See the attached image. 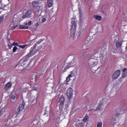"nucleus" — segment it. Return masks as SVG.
<instances>
[{
  "instance_id": "72a5a7b5",
  "label": "nucleus",
  "mask_w": 127,
  "mask_h": 127,
  "mask_svg": "<svg viewBox=\"0 0 127 127\" xmlns=\"http://www.w3.org/2000/svg\"><path fill=\"white\" fill-rule=\"evenodd\" d=\"M82 48L84 50L88 49V46H87V45L84 44L82 46Z\"/></svg>"
},
{
  "instance_id": "5701e85b",
  "label": "nucleus",
  "mask_w": 127,
  "mask_h": 127,
  "mask_svg": "<svg viewBox=\"0 0 127 127\" xmlns=\"http://www.w3.org/2000/svg\"><path fill=\"white\" fill-rule=\"evenodd\" d=\"M94 17L95 19H97V20L101 21L102 20V16H99V15H94Z\"/></svg>"
},
{
  "instance_id": "9d476101",
  "label": "nucleus",
  "mask_w": 127,
  "mask_h": 127,
  "mask_svg": "<svg viewBox=\"0 0 127 127\" xmlns=\"http://www.w3.org/2000/svg\"><path fill=\"white\" fill-rule=\"evenodd\" d=\"M31 14H32V11L30 9H28L24 15H22V18H28L31 17Z\"/></svg>"
},
{
  "instance_id": "a19ab883",
  "label": "nucleus",
  "mask_w": 127,
  "mask_h": 127,
  "mask_svg": "<svg viewBox=\"0 0 127 127\" xmlns=\"http://www.w3.org/2000/svg\"><path fill=\"white\" fill-rule=\"evenodd\" d=\"M126 77H127V73H124L123 74L122 78H126Z\"/></svg>"
},
{
  "instance_id": "ea45409f",
  "label": "nucleus",
  "mask_w": 127,
  "mask_h": 127,
  "mask_svg": "<svg viewBox=\"0 0 127 127\" xmlns=\"http://www.w3.org/2000/svg\"><path fill=\"white\" fill-rule=\"evenodd\" d=\"M81 58H82L83 59H85V58H87L86 56H85V53L83 54V55L81 56Z\"/></svg>"
},
{
  "instance_id": "5fc2aeb1",
  "label": "nucleus",
  "mask_w": 127,
  "mask_h": 127,
  "mask_svg": "<svg viewBox=\"0 0 127 127\" xmlns=\"http://www.w3.org/2000/svg\"><path fill=\"white\" fill-rule=\"evenodd\" d=\"M78 33H79V34H81V32L79 31V32H78Z\"/></svg>"
},
{
  "instance_id": "e433bc0d",
  "label": "nucleus",
  "mask_w": 127,
  "mask_h": 127,
  "mask_svg": "<svg viewBox=\"0 0 127 127\" xmlns=\"http://www.w3.org/2000/svg\"><path fill=\"white\" fill-rule=\"evenodd\" d=\"M40 25V22H37L36 24H35V26L36 27H38V26Z\"/></svg>"
},
{
  "instance_id": "49530a36",
  "label": "nucleus",
  "mask_w": 127,
  "mask_h": 127,
  "mask_svg": "<svg viewBox=\"0 0 127 127\" xmlns=\"http://www.w3.org/2000/svg\"><path fill=\"white\" fill-rule=\"evenodd\" d=\"M124 113H125V111L124 110H123L119 114H120V115H123V114H124Z\"/></svg>"
},
{
  "instance_id": "ddd939ff",
  "label": "nucleus",
  "mask_w": 127,
  "mask_h": 127,
  "mask_svg": "<svg viewBox=\"0 0 127 127\" xmlns=\"http://www.w3.org/2000/svg\"><path fill=\"white\" fill-rule=\"evenodd\" d=\"M47 86L49 85V84H53L54 83V79L52 76L49 77L47 80Z\"/></svg>"
},
{
  "instance_id": "b1692460",
  "label": "nucleus",
  "mask_w": 127,
  "mask_h": 127,
  "mask_svg": "<svg viewBox=\"0 0 127 127\" xmlns=\"http://www.w3.org/2000/svg\"><path fill=\"white\" fill-rule=\"evenodd\" d=\"M19 29H28V26H23L22 25H21L19 26Z\"/></svg>"
},
{
  "instance_id": "4468645a",
  "label": "nucleus",
  "mask_w": 127,
  "mask_h": 127,
  "mask_svg": "<svg viewBox=\"0 0 127 127\" xmlns=\"http://www.w3.org/2000/svg\"><path fill=\"white\" fill-rule=\"evenodd\" d=\"M73 66H74V63H73L72 62L68 63L66 67H64V69L63 70V72H65L67 69H69V68L70 67H73Z\"/></svg>"
},
{
  "instance_id": "cd10ccee",
  "label": "nucleus",
  "mask_w": 127,
  "mask_h": 127,
  "mask_svg": "<svg viewBox=\"0 0 127 127\" xmlns=\"http://www.w3.org/2000/svg\"><path fill=\"white\" fill-rule=\"evenodd\" d=\"M89 120V116H85V117L83 119V121L84 122V123H86Z\"/></svg>"
},
{
  "instance_id": "aec40b11",
  "label": "nucleus",
  "mask_w": 127,
  "mask_h": 127,
  "mask_svg": "<svg viewBox=\"0 0 127 127\" xmlns=\"http://www.w3.org/2000/svg\"><path fill=\"white\" fill-rule=\"evenodd\" d=\"M48 7H51L53 5V0H47Z\"/></svg>"
},
{
  "instance_id": "393cba45",
  "label": "nucleus",
  "mask_w": 127,
  "mask_h": 127,
  "mask_svg": "<svg viewBox=\"0 0 127 127\" xmlns=\"http://www.w3.org/2000/svg\"><path fill=\"white\" fill-rule=\"evenodd\" d=\"M3 19H4V16L2 15L0 17V24H1V23L3 22Z\"/></svg>"
},
{
  "instance_id": "c85d7f7f",
  "label": "nucleus",
  "mask_w": 127,
  "mask_h": 127,
  "mask_svg": "<svg viewBox=\"0 0 127 127\" xmlns=\"http://www.w3.org/2000/svg\"><path fill=\"white\" fill-rule=\"evenodd\" d=\"M99 57V54H95L94 55L93 59H97L98 60Z\"/></svg>"
},
{
  "instance_id": "6e6552de",
  "label": "nucleus",
  "mask_w": 127,
  "mask_h": 127,
  "mask_svg": "<svg viewBox=\"0 0 127 127\" xmlns=\"http://www.w3.org/2000/svg\"><path fill=\"white\" fill-rule=\"evenodd\" d=\"M9 3L8 0H0V8H3L4 6L7 5Z\"/></svg>"
},
{
  "instance_id": "473e14b6",
  "label": "nucleus",
  "mask_w": 127,
  "mask_h": 127,
  "mask_svg": "<svg viewBox=\"0 0 127 127\" xmlns=\"http://www.w3.org/2000/svg\"><path fill=\"white\" fill-rule=\"evenodd\" d=\"M10 123V120H7V122L6 123V126L10 127V125H9V124H8Z\"/></svg>"
},
{
  "instance_id": "c9c22d12",
  "label": "nucleus",
  "mask_w": 127,
  "mask_h": 127,
  "mask_svg": "<svg viewBox=\"0 0 127 127\" xmlns=\"http://www.w3.org/2000/svg\"><path fill=\"white\" fill-rule=\"evenodd\" d=\"M46 20H46L45 18L43 17V19L41 20L42 23H44V22H45V21H46Z\"/></svg>"
},
{
  "instance_id": "2f4dec72",
  "label": "nucleus",
  "mask_w": 127,
  "mask_h": 127,
  "mask_svg": "<svg viewBox=\"0 0 127 127\" xmlns=\"http://www.w3.org/2000/svg\"><path fill=\"white\" fill-rule=\"evenodd\" d=\"M31 79L32 80H35V79H36V73L33 74Z\"/></svg>"
},
{
  "instance_id": "f257e3e1",
  "label": "nucleus",
  "mask_w": 127,
  "mask_h": 127,
  "mask_svg": "<svg viewBox=\"0 0 127 127\" xmlns=\"http://www.w3.org/2000/svg\"><path fill=\"white\" fill-rule=\"evenodd\" d=\"M27 58L23 57L20 61L19 63L15 67V70L16 71H23L24 68H28L30 63L27 64Z\"/></svg>"
},
{
  "instance_id": "2eb2a0df",
  "label": "nucleus",
  "mask_w": 127,
  "mask_h": 127,
  "mask_svg": "<svg viewBox=\"0 0 127 127\" xmlns=\"http://www.w3.org/2000/svg\"><path fill=\"white\" fill-rule=\"evenodd\" d=\"M32 5L34 8H38V7H40V6H39V2H38L37 1H33L32 2Z\"/></svg>"
},
{
  "instance_id": "de8ad7c7",
  "label": "nucleus",
  "mask_w": 127,
  "mask_h": 127,
  "mask_svg": "<svg viewBox=\"0 0 127 127\" xmlns=\"http://www.w3.org/2000/svg\"><path fill=\"white\" fill-rule=\"evenodd\" d=\"M31 23H32L31 21H30L28 22V25H31Z\"/></svg>"
},
{
  "instance_id": "f03ea898",
  "label": "nucleus",
  "mask_w": 127,
  "mask_h": 127,
  "mask_svg": "<svg viewBox=\"0 0 127 127\" xmlns=\"http://www.w3.org/2000/svg\"><path fill=\"white\" fill-rule=\"evenodd\" d=\"M88 66L90 68H92V70L94 67H96L98 65V60L96 59H90L88 61Z\"/></svg>"
},
{
  "instance_id": "bf43d9fd",
  "label": "nucleus",
  "mask_w": 127,
  "mask_h": 127,
  "mask_svg": "<svg viewBox=\"0 0 127 127\" xmlns=\"http://www.w3.org/2000/svg\"><path fill=\"white\" fill-rule=\"evenodd\" d=\"M26 25H27V23H26Z\"/></svg>"
},
{
  "instance_id": "f8f14e48",
  "label": "nucleus",
  "mask_w": 127,
  "mask_h": 127,
  "mask_svg": "<svg viewBox=\"0 0 127 127\" xmlns=\"http://www.w3.org/2000/svg\"><path fill=\"white\" fill-rule=\"evenodd\" d=\"M60 103V107H62L63 105H64V103H65V98L63 95H62L61 97L60 98L59 100Z\"/></svg>"
},
{
  "instance_id": "dca6fc26",
  "label": "nucleus",
  "mask_w": 127,
  "mask_h": 127,
  "mask_svg": "<svg viewBox=\"0 0 127 127\" xmlns=\"http://www.w3.org/2000/svg\"><path fill=\"white\" fill-rule=\"evenodd\" d=\"M24 106H25V102L24 101H23L22 103L21 104L19 107L18 108V112H20L24 109Z\"/></svg>"
},
{
  "instance_id": "4c0bfd02",
  "label": "nucleus",
  "mask_w": 127,
  "mask_h": 127,
  "mask_svg": "<svg viewBox=\"0 0 127 127\" xmlns=\"http://www.w3.org/2000/svg\"><path fill=\"white\" fill-rule=\"evenodd\" d=\"M17 50V47H14L13 48V52H15Z\"/></svg>"
},
{
  "instance_id": "20e7f679",
  "label": "nucleus",
  "mask_w": 127,
  "mask_h": 127,
  "mask_svg": "<svg viewBox=\"0 0 127 127\" xmlns=\"http://www.w3.org/2000/svg\"><path fill=\"white\" fill-rule=\"evenodd\" d=\"M37 51H38L36 49L35 47H34V46H33V47H32L31 49L30 53L24 57V58H27V61H28V60L29 59V57H31V56H33V55L36 54V52H37Z\"/></svg>"
},
{
  "instance_id": "4d7b16f0",
  "label": "nucleus",
  "mask_w": 127,
  "mask_h": 127,
  "mask_svg": "<svg viewBox=\"0 0 127 127\" xmlns=\"http://www.w3.org/2000/svg\"><path fill=\"white\" fill-rule=\"evenodd\" d=\"M126 50H127V46L126 47Z\"/></svg>"
},
{
  "instance_id": "37998d69",
  "label": "nucleus",
  "mask_w": 127,
  "mask_h": 127,
  "mask_svg": "<svg viewBox=\"0 0 127 127\" xmlns=\"http://www.w3.org/2000/svg\"><path fill=\"white\" fill-rule=\"evenodd\" d=\"M100 59H101V60H103V59H104V56L101 55V56H100Z\"/></svg>"
},
{
  "instance_id": "052dcab7",
  "label": "nucleus",
  "mask_w": 127,
  "mask_h": 127,
  "mask_svg": "<svg viewBox=\"0 0 127 127\" xmlns=\"http://www.w3.org/2000/svg\"><path fill=\"white\" fill-rule=\"evenodd\" d=\"M35 101H36V99H35Z\"/></svg>"
},
{
  "instance_id": "e2e57ef3",
  "label": "nucleus",
  "mask_w": 127,
  "mask_h": 127,
  "mask_svg": "<svg viewBox=\"0 0 127 127\" xmlns=\"http://www.w3.org/2000/svg\"><path fill=\"white\" fill-rule=\"evenodd\" d=\"M47 117H48V116H47Z\"/></svg>"
},
{
  "instance_id": "864d4df0",
  "label": "nucleus",
  "mask_w": 127,
  "mask_h": 127,
  "mask_svg": "<svg viewBox=\"0 0 127 127\" xmlns=\"http://www.w3.org/2000/svg\"><path fill=\"white\" fill-rule=\"evenodd\" d=\"M1 114V110L0 109V115Z\"/></svg>"
},
{
  "instance_id": "f704fd0d",
  "label": "nucleus",
  "mask_w": 127,
  "mask_h": 127,
  "mask_svg": "<svg viewBox=\"0 0 127 127\" xmlns=\"http://www.w3.org/2000/svg\"><path fill=\"white\" fill-rule=\"evenodd\" d=\"M26 46H27V45H19V47H20V48H25V47H26Z\"/></svg>"
},
{
  "instance_id": "8fccbe9b",
  "label": "nucleus",
  "mask_w": 127,
  "mask_h": 127,
  "mask_svg": "<svg viewBox=\"0 0 127 127\" xmlns=\"http://www.w3.org/2000/svg\"><path fill=\"white\" fill-rule=\"evenodd\" d=\"M98 69H100V67H98L97 68V69H94V71H97V70H98Z\"/></svg>"
},
{
  "instance_id": "9b49d317",
  "label": "nucleus",
  "mask_w": 127,
  "mask_h": 127,
  "mask_svg": "<svg viewBox=\"0 0 127 127\" xmlns=\"http://www.w3.org/2000/svg\"><path fill=\"white\" fill-rule=\"evenodd\" d=\"M121 75V71L120 70H117L113 75L112 78L113 80H116L120 77Z\"/></svg>"
},
{
  "instance_id": "79ce46f5",
  "label": "nucleus",
  "mask_w": 127,
  "mask_h": 127,
  "mask_svg": "<svg viewBox=\"0 0 127 127\" xmlns=\"http://www.w3.org/2000/svg\"><path fill=\"white\" fill-rule=\"evenodd\" d=\"M11 99H15V95H11Z\"/></svg>"
},
{
  "instance_id": "58836bf2",
  "label": "nucleus",
  "mask_w": 127,
  "mask_h": 127,
  "mask_svg": "<svg viewBox=\"0 0 127 127\" xmlns=\"http://www.w3.org/2000/svg\"><path fill=\"white\" fill-rule=\"evenodd\" d=\"M70 78H72V75L69 74L68 77L66 78V81H68V79H70Z\"/></svg>"
},
{
  "instance_id": "bb28decb",
  "label": "nucleus",
  "mask_w": 127,
  "mask_h": 127,
  "mask_svg": "<svg viewBox=\"0 0 127 127\" xmlns=\"http://www.w3.org/2000/svg\"><path fill=\"white\" fill-rule=\"evenodd\" d=\"M43 17L45 18L46 20H48V19H49V14H45Z\"/></svg>"
},
{
  "instance_id": "7c9ffc66",
  "label": "nucleus",
  "mask_w": 127,
  "mask_h": 127,
  "mask_svg": "<svg viewBox=\"0 0 127 127\" xmlns=\"http://www.w3.org/2000/svg\"><path fill=\"white\" fill-rule=\"evenodd\" d=\"M90 38H91V37H87L86 40L89 41V42H93V39H90Z\"/></svg>"
},
{
  "instance_id": "a211bd4d",
  "label": "nucleus",
  "mask_w": 127,
  "mask_h": 127,
  "mask_svg": "<svg viewBox=\"0 0 127 127\" xmlns=\"http://www.w3.org/2000/svg\"><path fill=\"white\" fill-rule=\"evenodd\" d=\"M117 118H118V116H117V115H114L113 116L112 121H111V124H112V125H115V124L117 123L116 122Z\"/></svg>"
},
{
  "instance_id": "f3484780",
  "label": "nucleus",
  "mask_w": 127,
  "mask_h": 127,
  "mask_svg": "<svg viewBox=\"0 0 127 127\" xmlns=\"http://www.w3.org/2000/svg\"><path fill=\"white\" fill-rule=\"evenodd\" d=\"M11 86H12V84L10 82H8L7 84L5 85L4 90L5 91H7L8 89H10L11 88Z\"/></svg>"
},
{
  "instance_id": "13d9d810",
  "label": "nucleus",
  "mask_w": 127,
  "mask_h": 127,
  "mask_svg": "<svg viewBox=\"0 0 127 127\" xmlns=\"http://www.w3.org/2000/svg\"><path fill=\"white\" fill-rule=\"evenodd\" d=\"M46 115H47V114H44V116H46Z\"/></svg>"
},
{
  "instance_id": "39448f33",
  "label": "nucleus",
  "mask_w": 127,
  "mask_h": 127,
  "mask_svg": "<svg viewBox=\"0 0 127 127\" xmlns=\"http://www.w3.org/2000/svg\"><path fill=\"white\" fill-rule=\"evenodd\" d=\"M72 27L70 29V36L71 37H75V33L76 32V22H72Z\"/></svg>"
},
{
  "instance_id": "680f3d73",
  "label": "nucleus",
  "mask_w": 127,
  "mask_h": 127,
  "mask_svg": "<svg viewBox=\"0 0 127 127\" xmlns=\"http://www.w3.org/2000/svg\"><path fill=\"white\" fill-rule=\"evenodd\" d=\"M1 11H0V13Z\"/></svg>"
},
{
  "instance_id": "09e8293b",
  "label": "nucleus",
  "mask_w": 127,
  "mask_h": 127,
  "mask_svg": "<svg viewBox=\"0 0 127 127\" xmlns=\"http://www.w3.org/2000/svg\"><path fill=\"white\" fill-rule=\"evenodd\" d=\"M123 57H125V58H127V54L124 55Z\"/></svg>"
},
{
  "instance_id": "c756f323",
  "label": "nucleus",
  "mask_w": 127,
  "mask_h": 127,
  "mask_svg": "<svg viewBox=\"0 0 127 127\" xmlns=\"http://www.w3.org/2000/svg\"><path fill=\"white\" fill-rule=\"evenodd\" d=\"M102 126H103V123L101 122L97 123V127H102Z\"/></svg>"
},
{
  "instance_id": "1a4fd4ad",
  "label": "nucleus",
  "mask_w": 127,
  "mask_h": 127,
  "mask_svg": "<svg viewBox=\"0 0 127 127\" xmlns=\"http://www.w3.org/2000/svg\"><path fill=\"white\" fill-rule=\"evenodd\" d=\"M41 42H42V40H40L34 45V47L38 51H39L42 48V46L40 44Z\"/></svg>"
},
{
  "instance_id": "6ab92c4d",
  "label": "nucleus",
  "mask_w": 127,
  "mask_h": 127,
  "mask_svg": "<svg viewBox=\"0 0 127 127\" xmlns=\"http://www.w3.org/2000/svg\"><path fill=\"white\" fill-rule=\"evenodd\" d=\"M84 21H85V18L80 16L79 19V24L80 26H82L83 24H84Z\"/></svg>"
},
{
  "instance_id": "412c9836",
  "label": "nucleus",
  "mask_w": 127,
  "mask_h": 127,
  "mask_svg": "<svg viewBox=\"0 0 127 127\" xmlns=\"http://www.w3.org/2000/svg\"><path fill=\"white\" fill-rule=\"evenodd\" d=\"M122 44H123V42L122 41H117L116 43V46L117 47V48H121V47H122Z\"/></svg>"
},
{
  "instance_id": "3c124183",
  "label": "nucleus",
  "mask_w": 127,
  "mask_h": 127,
  "mask_svg": "<svg viewBox=\"0 0 127 127\" xmlns=\"http://www.w3.org/2000/svg\"><path fill=\"white\" fill-rule=\"evenodd\" d=\"M34 90H35V91H38V89L37 88H35Z\"/></svg>"
},
{
  "instance_id": "a878e982",
  "label": "nucleus",
  "mask_w": 127,
  "mask_h": 127,
  "mask_svg": "<svg viewBox=\"0 0 127 127\" xmlns=\"http://www.w3.org/2000/svg\"><path fill=\"white\" fill-rule=\"evenodd\" d=\"M84 55L86 56V58L91 57V56H92V55H91V53L89 52H86L84 53Z\"/></svg>"
},
{
  "instance_id": "423d86ee",
  "label": "nucleus",
  "mask_w": 127,
  "mask_h": 127,
  "mask_svg": "<svg viewBox=\"0 0 127 127\" xmlns=\"http://www.w3.org/2000/svg\"><path fill=\"white\" fill-rule=\"evenodd\" d=\"M66 96L68 97V100H72L73 97V89H72V88H69L67 89Z\"/></svg>"
},
{
  "instance_id": "7ed1b4c3",
  "label": "nucleus",
  "mask_w": 127,
  "mask_h": 127,
  "mask_svg": "<svg viewBox=\"0 0 127 127\" xmlns=\"http://www.w3.org/2000/svg\"><path fill=\"white\" fill-rule=\"evenodd\" d=\"M107 106V103L101 101L99 105L97 107L96 109L95 110V112H99V111H103Z\"/></svg>"
},
{
  "instance_id": "c03bdc74",
  "label": "nucleus",
  "mask_w": 127,
  "mask_h": 127,
  "mask_svg": "<svg viewBox=\"0 0 127 127\" xmlns=\"http://www.w3.org/2000/svg\"><path fill=\"white\" fill-rule=\"evenodd\" d=\"M123 71V72H127V68H124Z\"/></svg>"
},
{
  "instance_id": "a18cd8bd",
  "label": "nucleus",
  "mask_w": 127,
  "mask_h": 127,
  "mask_svg": "<svg viewBox=\"0 0 127 127\" xmlns=\"http://www.w3.org/2000/svg\"><path fill=\"white\" fill-rule=\"evenodd\" d=\"M12 45H14V46H15L16 45H18V44L17 43H13L12 44Z\"/></svg>"
},
{
  "instance_id": "4be33fe9",
  "label": "nucleus",
  "mask_w": 127,
  "mask_h": 127,
  "mask_svg": "<svg viewBox=\"0 0 127 127\" xmlns=\"http://www.w3.org/2000/svg\"><path fill=\"white\" fill-rule=\"evenodd\" d=\"M76 127H84V123H78L75 124Z\"/></svg>"
},
{
  "instance_id": "6e6d98bb",
  "label": "nucleus",
  "mask_w": 127,
  "mask_h": 127,
  "mask_svg": "<svg viewBox=\"0 0 127 127\" xmlns=\"http://www.w3.org/2000/svg\"><path fill=\"white\" fill-rule=\"evenodd\" d=\"M79 13L80 14H81V11H79Z\"/></svg>"
},
{
  "instance_id": "603ef678",
  "label": "nucleus",
  "mask_w": 127,
  "mask_h": 127,
  "mask_svg": "<svg viewBox=\"0 0 127 127\" xmlns=\"http://www.w3.org/2000/svg\"><path fill=\"white\" fill-rule=\"evenodd\" d=\"M46 125H48V123H46L45 124V126H46Z\"/></svg>"
},
{
  "instance_id": "0eeeda50",
  "label": "nucleus",
  "mask_w": 127,
  "mask_h": 127,
  "mask_svg": "<svg viewBox=\"0 0 127 127\" xmlns=\"http://www.w3.org/2000/svg\"><path fill=\"white\" fill-rule=\"evenodd\" d=\"M18 20H13L10 25L11 29H15L18 26Z\"/></svg>"
}]
</instances>
